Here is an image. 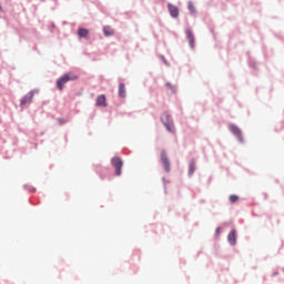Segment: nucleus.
<instances>
[{
  "label": "nucleus",
  "mask_w": 284,
  "mask_h": 284,
  "mask_svg": "<svg viewBox=\"0 0 284 284\" xmlns=\"http://www.w3.org/2000/svg\"><path fill=\"white\" fill-rule=\"evenodd\" d=\"M168 90H171V92L174 94L176 93V87H174L172 83L166 82Z\"/></svg>",
  "instance_id": "obj_15"
},
{
  "label": "nucleus",
  "mask_w": 284,
  "mask_h": 284,
  "mask_svg": "<svg viewBox=\"0 0 284 284\" xmlns=\"http://www.w3.org/2000/svg\"><path fill=\"white\" fill-rule=\"evenodd\" d=\"M103 33H104V37H114V29H112V27L110 26H105L103 28Z\"/></svg>",
  "instance_id": "obj_10"
},
{
  "label": "nucleus",
  "mask_w": 284,
  "mask_h": 284,
  "mask_svg": "<svg viewBox=\"0 0 284 284\" xmlns=\"http://www.w3.org/2000/svg\"><path fill=\"white\" fill-rule=\"evenodd\" d=\"M161 162L165 172H170V160L168 159V153H165V151L161 152Z\"/></svg>",
  "instance_id": "obj_4"
},
{
  "label": "nucleus",
  "mask_w": 284,
  "mask_h": 284,
  "mask_svg": "<svg viewBox=\"0 0 284 284\" xmlns=\"http://www.w3.org/2000/svg\"><path fill=\"white\" fill-rule=\"evenodd\" d=\"M113 168L115 169L116 176H121V168H123V160L121 158L115 156L111 160Z\"/></svg>",
  "instance_id": "obj_2"
},
{
  "label": "nucleus",
  "mask_w": 284,
  "mask_h": 284,
  "mask_svg": "<svg viewBox=\"0 0 284 284\" xmlns=\"http://www.w3.org/2000/svg\"><path fill=\"white\" fill-rule=\"evenodd\" d=\"M119 97H121L122 99H125V84L124 83L119 84Z\"/></svg>",
  "instance_id": "obj_12"
},
{
  "label": "nucleus",
  "mask_w": 284,
  "mask_h": 284,
  "mask_svg": "<svg viewBox=\"0 0 284 284\" xmlns=\"http://www.w3.org/2000/svg\"><path fill=\"white\" fill-rule=\"evenodd\" d=\"M162 122L163 125L166 128L168 132H175L174 122L170 120V115H164V118H162Z\"/></svg>",
  "instance_id": "obj_3"
},
{
  "label": "nucleus",
  "mask_w": 284,
  "mask_h": 284,
  "mask_svg": "<svg viewBox=\"0 0 284 284\" xmlns=\"http://www.w3.org/2000/svg\"><path fill=\"white\" fill-rule=\"evenodd\" d=\"M194 172H196V164L194 163V161H191L189 164V176H192Z\"/></svg>",
  "instance_id": "obj_13"
},
{
  "label": "nucleus",
  "mask_w": 284,
  "mask_h": 284,
  "mask_svg": "<svg viewBox=\"0 0 284 284\" xmlns=\"http://www.w3.org/2000/svg\"><path fill=\"white\" fill-rule=\"evenodd\" d=\"M232 132L233 134H235V136H239V139H241V129L236 128V126H232Z\"/></svg>",
  "instance_id": "obj_14"
},
{
  "label": "nucleus",
  "mask_w": 284,
  "mask_h": 284,
  "mask_svg": "<svg viewBox=\"0 0 284 284\" xmlns=\"http://www.w3.org/2000/svg\"><path fill=\"white\" fill-rule=\"evenodd\" d=\"M78 79H79V77H77V74L67 73L57 81V87L59 90H63V88H64L65 83H68V81H77Z\"/></svg>",
  "instance_id": "obj_1"
},
{
  "label": "nucleus",
  "mask_w": 284,
  "mask_h": 284,
  "mask_svg": "<svg viewBox=\"0 0 284 284\" xmlns=\"http://www.w3.org/2000/svg\"><path fill=\"white\" fill-rule=\"evenodd\" d=\"M229 200H230V203H236V201H239V196L237 195H230Z\"/></svg>",
  "instance_id": "obj_16"
},
{
  "label": "nucleus",
  "mask_w": 284,
  "mask_h": 284,
  "mask_svg": "<svg viewBox=\"0 0 284 284\" xmlns=\"http://www.w3.org/2000/svg\"><path fill=\"white\" fill-rule=\"evenodd\" d=\"M220 230H221L220 227L216 229V234H219Z\"/></svg>",
  "instance_id": "obj_18"
},
{
  "label": "nucleus",
  "mask_w": 284,
  "mask_h": 284,
  "mask_svg": "<svg viewBox=\"0 0 284 284\" xmlns=\"http://www.w3.org/2000/svg\"><path fill=\"white\" fill-rule=\"evenodd\" d=\"M0 10H2L1 6H0Z\"/></svg>",
  "instance_id": "obj_19"
},
{
  "label": "nucleus",
  "mask_w": 284,
  "mask_h": 284,
  "mask_svg": "<svg viewBox=\"0 0 284 284\" xmlns=\"http://www.w3.org/2000/svg\"><path fill=\"white\" fill-rule=\"evenodd\" d=\"M169 12L171 17H173V19H176V17H179V8H176V6L174 4H169Z\"/></svg>",
  "instance_id": "obj_9"
},
{
  "label": "nucleus",
  "mask_w": 284,
  "mask_h": 284,
  "mask_svg": "<svg viewBox=\"0 0 284 284\" xmlns=\"http://www.w3.org/2000/svg\"><path fill=\"white\" fill-rule=\"evenodd\" d=\"M95 105H98V108H108L105 94H101L97 98Z\"/></svg>",
  "instance_id": "obj_5"
},
{
  "label": "nucleus",
  "mask_w": 284,
  "mask_h": 284,
  "mask_svg": "<svg viewBox=\"0 0 284 284\" xmlns=\"http://www.w3.org/2000/svg\"><path fill=\"white\" fill-rule=\"evenodd\" d=\"M189 10L194 13V4H192V2L189 3Z\"/></svg>",
  "instance_id": "obj_17"
},
{
  "label": "nucleus",
  "mask_w": 284,
  "mask_h": 284,
  "mask_svg": "<svg viewBox=\"0 0 284 284\" xmlns=\"http://www.w3.org/2000/svg\"><path fill=\"white\" fill-rule=\"evenodd\" d=\"M34 98V93L30 92L28 93L22 100H21V106L26 105L27 103H32V99Z\"/></svg>",
  "instance_id": "obj_7"
},
{
  "label": "nucleus",
  "mask_w": 284,
  "mask_h": 284,
  "mask_svg": "<svg viewBox=\"0 0 284 284\" xmlns=\"http://www.w3.org/2000/svg\"><path fill=\"white\" fill-rule=\"evenodd\" d=\"M185 34H186V37L189 39L190 48L194 49V34L192 33V30L186 29L185 30Z\"/></svg>",
  "instance_id": "obj_6"
},
{
  "label": "nucleus",
  "mask_w": 284,
  "mask_h": 284,
  "mask_svg": "<svg viewBox=\"0 0 284 284\" xmlns=\"http://www.w3.org/2000/svg\"><path fill=\"white\" fill-rule=\"evenodd\" d=\"M89 34H90V30H88V29L80 28L78 30V37L80 39H85V37H88Z\"/></svg>",
  "instance_id": "obj_11"
},
{
  "label": "nucleus",
  "mask_w": 284,
  "mask_h": 284,
  "mask_svg": "<svg viewBox=\"0 0 284 284\" xmlns=\"http://www.w3.org/2000/svg\"><path fill=\"white\" fill-rule=\"evenodd\" d=\"M230 245H236V231L232 230L227 235Z\"/></svg>",
  "instance_id": "obj_8"
}]
</instances>
